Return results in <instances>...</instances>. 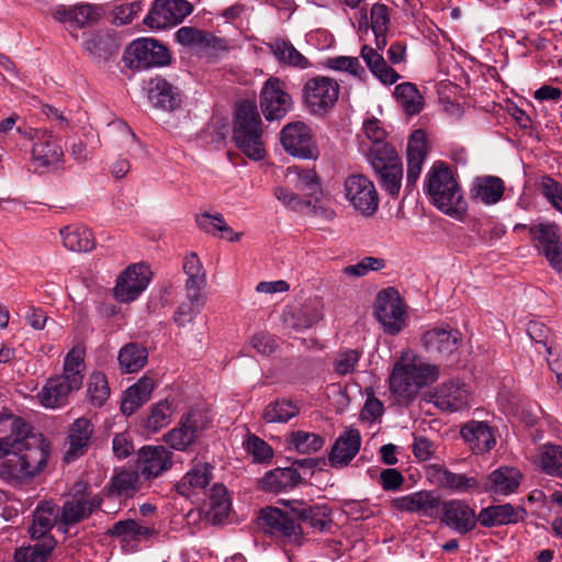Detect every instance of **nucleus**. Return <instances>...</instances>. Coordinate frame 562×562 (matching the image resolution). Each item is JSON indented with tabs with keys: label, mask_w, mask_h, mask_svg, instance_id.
<instances>
[{
	"label": "nucleus",
	"mask_w": 562,
	"mask_h": 562,
	"mask_svg": "<svg viewBox=\"0 0 562 562\" xmlns=\"http://www.w3.org/2000/svg\"><path fill=\"white\" fill-rule=\"evenodd\" d=\"M49 446L32 434V426L14 415H0V477L24 480L47 464Z\"/></svg>",
	"instance_id": "1"
},
{
	"label": "nucleus",
	"mask_w": 562,
	"mask_h": 562,
	"mask_svg": "<svg viewBox=\"0 0 562 562\" xmlns=\"http://www.w3.org/2000/svg\"><path fill=\"white\" fill-rule=\"evenodd\" d=\"M426 191L431 202L445 214L461 220L467 212L461 188L451 168L435 162L426 176Z\"/></svg>",
	"instance_id": "2"
},
{
	"label": "nucleus",
	"mask_w": 562,
	"mask_h": 562,
	"mask_svg": "<svg viewBox=\"0 0 562 562\" xmlns=\"http://www.w3.org/2000/svg\"><path fill=\"white\" fill-rule=\"evenodd\" d=\"M261 119L256 104L241 101L236 105L233 140L249 159L261 160L266 155Z\"/></svg>",
	"instance_id": "3"
},
{
	"label": "nucleus",
	"mask_w": 562,
	"mask_h": 562,
	"mask_svg": "<svg viewBox=\"0 0 562 562\" xmlns=\"http://www.w3.org/2000/svg\"><path fill=\"white\" fill-rule=\"evenodd\" d=\"M439 369L423 362L396 363L390 376L391 392L400 400L411 401L418 391L437 380Z\"/></svg>",
	"instance_id": "4"
},
{
	"label": "nucleus",
	"mask_w": 562,
	"mask_h": 562,
	"mask_svg": "<svg viewBox=\"0 0 562 562\" xmlns=\"http://www.w3.org/2000/svg\"><path fill=\"white\" fill-rule=\"evenodd\" d=\"M285 508L267 507L260 512V525L263 531L278 539L284 546L301 547L305 542V536L301 524L295 515L291 513L289 501L284 503Z\"/></svg>",
	"instance_id": "5"
},
{
	"label": "nucleus",
	"mask_w": 562,
	"mask_h": 562,
	"mask_svg": "<svg viewBox=\"0 0 562 562\" xmlns=\"http://www.w3.org/2000/svg\"><path fill=\"white\" fill-rule=\"evenodd\" d=\"M103 498L100 494L93 493L86 482H77L69 494V497L59 507V530L68 531L70 526L89 518L93 512L100 508Z\"/></svg>",
	"instance_id": "6"
},
{
	"label": "nucleus",
	"mask_w": 562,
	"mask_h": 562,
	"mask_svg": "<svg viewBox=\"0 0 562 562\" xmlns=\"http://www.w3.org/2000/svg\"><path fill=\"white\" fill-rule=\"evenodd\" d=\"M340 87L337 80L316 76L308 79L302 90V98L308 112L323 115L338 101Z\"/></svg>",
	"instance_id": "7"
},
{
	"label": "nucleus",
	"mask_w": 562,
	"mask_h": 562,
	"mask_svg": "<svg viewBox=\"0 0 562 562\" xmlns=\"http://www.w3.org/2000/svg\"><path fill=\"white\" fill-rule=\"evenodd\" d=\"M346 200L364 217L373 216L379 209V193L374 183L360 173L350 175L344 182Z\"/></svg>",
	"instance_id": "8"
},
{
	"label": "nucleus",
	"mask_w": 562,
	"mask_h": 562,
	"mask_svg": "<svg viewBox=\"0 0 562 562\" xmlns=\"http://www.w3.org/2000/svg\"><path fill=\"white\" fill-rule=\"evenodd\" d=\"M123 58L130 68L147 69L168 65L171 56L168 48L157 40L138 38L127 46Z\"/></svg>",
	"instance_id": "9"
},
{
	"label": "nucleus",
	"mask_w": 562,
	"mask_h": 562,
	"mask_svg": "<svg viewBox=\"0 0 562 562\" xmlns=\"http://www.w3.org/2000/svg\"><path fill=\"white\" fill-rule=\"evenodd\" d=\"M533 247L549 262L550 267L562 272V234L558 224L539 223L529 227Z\"/></svg>",
	"instance_id": "10"
},
{
	"label": "nucleus",
	"mask_w": 562,
	"mask_h": 562,
	"mask_svg": "<svg viewBox=\"0 0 562 562\" xmlns=\"http://www.w3.org/2000/svg\"><path fill=\"white\" fill-rule=\"evenodd\" d=\"M281 144L286 153L302 159H317L319 150L312 128L304 122L286 124L280 133Z\"/></svg>",
	"instance_id": "11"
},
{
	"label": "nucleus",
	"mask_w": 562,
	"mask_h": 562,
	"mask_svg": "<svg viewBox=\"0 0 562 562\" xmlns=\"http://www.w3.org/2000/svg\"><path fill=\"white\" fill-rule=\"evenodd\" d=\"M192 11L193 5L188 0H155L144 24L162 30L181 23Z\"/></svg>",
	"instance_id": "12"
},
{
	"label": "nucleus",
	"mask_w": 562,
	"mask_h": 562,
	"mask_svg": "<svg viewBox=\"0 0 562 562\" xmlns=\"http://www.w3.org/2000/svg\"><path fill=\"white\" fill-rule=\"evenodd\" d=\"M375 316L384 330L397 334L405 324V310L398 292L393 288L380 291L375 300Z\"/></svg>",
	"instance_id": "13"
},
{
	"label": "nucleus",
	"mask_w": 562,
	"mask_h": 562,
	"mask_svg": "<svg viewBox=\"0 0 562 562\" xmlns=\"http://www.w3.org/2000/svg\"><path fill=\"white\" fill-rule=\"evenodd\" d=\"M461 339L462 335L458 329L441 325L425 331L422 342L430 357L441 361L458 350Z\"/></svg>",
	"instance_id": "14"
},
{
	"label": "nucleus",
	"mask_w": 562,
	"mask_h": 562,
	"mask_svg": "<svg viewBox=\"0 0 562 562\" xmlns=\"http://www.w3.org/2000/svg\"><path fill=\"white\" fill-rule=\"evenodd\" d=\"M427 475L434 484L453 493H482V484L476 476H470L465 473H453L441 464L429 465Z\"/></svg>",
	"instance_id": "15"
},
{
	"label": "nucleus",
	"mask_w": 562,
	"mask_h": 562,
	"mask_svg": "<svg viewBox=\"0 0 562 562\" xmlns=\"http://www.w3.org/2000/svg\"><path fill=\"white\" fill-rule=\"evenodd\" d=\"M292 99L279 78H269L260 93V108L268 121L283 117L291 109Z\"/></svg>",
	"instance_id": "16"
},
{
	"label": "nucleus",
	"mask_w": 562,
	"mask_h": 562,
	"mask_svg": "<svg viewBox=\"0 0 562 562\" xmlns=\"http://www.w3.org/2000/svg\"><path fill=\"white\" fill-rule=\"evenodd\" d=\"M150 281L149 268L145 265H131L119 277L114 295L121 302H132L147 288Z\"/></svg>",
	"instance_id": "17"
},
{
	"label": "nucleus",
	"mask_w": 562,
	"mask_h": 562,
	"mask_svg": "<svg viewBox=\"0 0 562 562\" xmlns=\"http://www.w3.org/2000/svg\"><path fill=\"white\" fill-rule=\"evenodd\" d=\"M391 504L394 509L400 512L415 513L426 518H436L440 509L441 498L434 491L422 490L395 497Z\"/></svg>",
	"instance_id": "18"
},
{
	"label": "nucleus",
	"mask_w": 562,
	"mask_h": 562,
	"mask_svg": "<svg viewBox=\"0 0 562 562\" xmlns=\"http://www.w3.org/2000/svg\"><path fill=\"white\" fill-rule=\"evenodd\" d=\"M16 131L23 136L35 139L32 148V157L40 166H50L59 162L64 156L61 146L54 135L46 130H23L21 126Z\"/></svg>",
	"instance_id": "19"
},
{
	"label": "nucleus",
	"mask_w": 562,
	"mask_h": 562,
	"mask_svg": "<svg viewBox=\"0 0 562 562\" xmlns=\"http://www.w3.org/2000/svg\"><path fill=\"white\" fill-rule=\"evenodd\" d=\"M430 402L445 412H457L469 406L470 392L464 383L445 382L429 395Z\"/></svg>",
	"instance_id": "20"
},
{
	"label": "nucleus",
	"mask_w": 562,
	"mask_h": 562,
	"mask_svg": "<svg viewBox=\"0 0 562 562\" xmlns=\"http://www.w3.org/2000/svg\"><path fill=\"white\" fill-rule=\"evenodd\" d=\"M441 522L460 535L470 532L476 526L477 517L474 509L460 499H451L440 505Z\"/></svg>",
	"instance_id": "21"
},
{
	"label": "nucleus",
	"mask_w": 562,
	"mask_h": 562,
	"mask_svg": "<svg viewBox=\"0 0 562 562\" xmlns=\"http://www.w3.org/2000/svg\"><path fill=\"white\" fill-rule=\"evenodd\" d=\"M52 16L63 23L71 34L97 20L94 8L89 3L58 4L52 9Z\"/></svg>",
	"instance_id": "22"
},
{
	"label": "nucleus",
	"mask_w": 562,
	"mask_h": 562,
	"mask_svg": "<svg viewBox=\"0 0 562 562\" xmlns=\"http://www.w3.org/2000/svg\"><path fill=\"white\" fill-rule=\"evenodd\" d=\"M361 435L356 428L345 429L335 440L328 461L334 468H344L358 454L361 447Z\"/></svg>",
	"instance_id": "23"
},
{
	"label": "nucleus",
	"mask_w": 562,
	"mask_h": 562,
	"mask_svg": "<svg viewBox=\"0 0 562 562\" xmlns=\"http://www.w3.org/2000/svg\"><path fill=\"white\" fill-rule=\"evenodd\" d=\"M460 434L475 454H484L496 445L494 431L486 422L469 420L461 427Z\"/></svg>",
	"instance_id": "24"
},
{
	"label": "nucleus",
	"mask_w": 562,
	"mask_h": 562,
	"mask_svg": "<svg viewBox=\"0 0 562 562\" xmlns=\"http://www.w3.org/2000/svg\"><path fill=\"white\" fill-rule=\"evenodd\" d=\"M428 154L426 135L424 131L416 130L409 136L406 149L407 175L406 188L413 189L423 169Z\"/></svg>",
	"instance_id": "25"
},
{
	"label": "nucleus",
	"mask_w": 562,
	"mask_h": 562,
	"mask_svg": "<svg viewBox=\"0 0 562 562\" xmlns=\"http://www.w3.org/2000/svg\"><path fill=\"white\" fill-rule=\"evenodd\" d=\"M359 19V30H372L375 37L378 50H383L387 45V33L390 26L389 8L383 3H374L370 9V21L364 10H361Z\"/></svg>",
	"instance_id": "26"
},
{
	"label": "nucleus",
	"mask_w": 562,
	"mask_h": 562,
	"mask_svg": "<svg viewBox=\"0 0 562 562\" xmlns=\"http://www.w3.org/2000/svg\"><path fill=\"white\" fill-rule=\"evenodd\" d=\"M172 465V453L162 446H145L138 451V468L147 479L157 477Z\"/></svg>",
	"instance_id": "27"
},
{
	"label": "nucleus",
	"mask_w": 562,
	"mask_h": 562,
	"mask_svg": "<svg viewBox=\"0 0 562 562\" xmlns=\"http://www.w3.org/2000/svg\"><path fill=\"white\" fill-rule=\"evenodd\" d=\"M93 431V424L86 417L77 418L71 424L68 435V449L64 457L66 462H72L88 451Z\"/></svg>",
	"instance_id": "28"
},
{
	"label": "nucleus",
	"mask_w": 562,
	"mask_h": 562,
	"mask_svg": "<svg viewBox=\"0 0 562 562\" xmlns=\"http://www.w3.org/2000/svg\"><path fill=\"white\" fill-rule=\"evenodd\" d=\"M146 90L148 100L155 108L173 111L180 106L181 97L178 88L164 78L156 77L148 80Z\"/></svg>",
	"instance_id": "29"
},
{
	"label": "nucleus",
	"mask_w": 562,
	"mask_h": 562,
	"mask_svg": "<svg viewBox=\"0 0 562 562\" xmlns=\"http://www.w3.org/2000/svg\"><path fill=\"white\" fill-rule=\"evenodd\" d=\"M289 506L300 524H307L314 530L324 531L331 524L330 509L326 505H307L304 502L291 499Z\"/></svg>",
	"instance_id": "30"
},
{
	"label": "nucleus",
	"mask_w": 562,
	"mask_h": 562,
	"mask_svg": "<svg viewBox=\"0 0 562 562\" xmlns=\"http://www.w3.org/2000/svg\"><path fill=\"white\" fill-rule=\"evenodd\" d=\"M520 481L521 474L517 469L502 467L486 476L482 492L507 496L518 490Z\"/></svg>",
	"instance_id": "31"
},
{
	"label": "nucleus",
	"mask_w": 562,
	"mask_h": 562,
	"mask_svg": "<svg viewBox=\"0 0 562 562\" xmlns=\"http://www.w3.org/2000/svg\"><path fill=\"white\" fill-rule=\"evenodd\" d=\"M527 512L521 506H513L512 504L493 505L483 508L477 520L484 527H495L501 525L517 524L522 521Z\"/></svg>",
	"instance_id": "32"
},
{
	"label": "nucleus",
	"mask_w": 562,
	"mask_h": 562,
	"mask_svg": "<svg viewBox=\"0 0 562 562\" xmlns=\"http://www.w3.org/2000/svg\"><path fill=\"white\" fill-rule=\"evenodd\" d=\"M175 36L179 44L191 48H211L213 50H224L226 48L223 38L192 26L180 27Z\"/></svg>",
	"instance_id": "33"
},
{
	"label": "nucleus",
	"mask_w": 562,
	"mask_h": 562,
	"mask_svg": "<svg viewBox=\"0 0 562 562\" xmlns=\"http://www.w3.org/2000/svg\"><path fill=\"white\" fill-rule=\"evenodd\" d=\"M59 507L53 502H41L33 514L30 535L33 539L45 538L54 526L59 529Z\"/></svg>",
	"instance_id": "34"
},
{
	"label": "nucleus",
	"mask_w": 562,
	"mask_h": 562,
	"mask_svg": "<svg viewBox=\"0 0 562 562\" xmlns=\"http://www.w3.org/2000/svg\"><path fill=\"white\" fill-rule=\"evenodd\" d=\"M75 391L64 378L56 375L46 381L37 393V398L46 408H58L67 403L69 395Z\"/></svg>",
	"instance_id": "35"
},
{
	"label": "nucleus",
	"mask_w": 562,
	"mask_h": 562,
	"mask_svg": "<svg viewBox=\"0 0 562 562\" xmlns=\"http://www.w3.org/2000/svg\"><path fill=\"white\" fill-rule=\"evenodd\" d=\"M155 382L151 378L144 375L136 383L131 385L124 394L121 403V411L130 416L143 406L151 395Z\"/></svg>",
	"instance_id": "36"
},
{
	"label": "nucleus",
	"mask_w": 562,
	"mask_h": 562,
	"mask_svg": "<svg viewBox=\"0 0 562 562\" xmlns=\"http://www.w3.org/2000/svg\"><path fill=\"white\" fill-rule=\"evenodd\" d=\"M504 181L495 176H484L474 179L470 194L486 205L497 203L504 194Z\"/></svg>",
	"instance_id": "37"
},
{
	"label": "nucleus",
	"mask_w": 562,
	"mask_h": 562,
	"mask_svg": "<svg viewBox=\"0 0 562 562\" xmlns=\"http://www.w3.org/2000/svg\"><path fill=\"white\" fill-rule=\"evenodd\" d=\"M212 477L213 467L210 463H198L177 484V491L188 497L199 490H204Z\"/></svg>",
	"instance_id": "38"
},
{
	"label": "nucleus",
	"mask_w": 562,
	"mask_h": 562,
	"mask_svg": "<svg viewBox=\"0 0 562 562\" xmlns=\"http://www.w3.org/2000/svg\"><path fill=\"white\" fill-rule=\"evenodd\" d=\"M360 55L373 76L382 83L393 85L398 80L400 75L389 66L383 56L371 46L363 45Z\"/></svg>",
	"instance_id": "39"
},
{
	"label": "nucleus",
	"mask_w": 562,
	"mask_h": 562,
	"mask_svg": "<svg viewBox=\"0 0 562 562\" xmlns=\"http://www.w3.org/2000/svg\"><path fill=\"white\" fill-rule=\"evenodd\" d=\"M302 481L301 474L294 468H277L261 479V487L267 492L278 493L293 488Z\"/></svg>",
	"instance_id": "40"
},
{
	"label": "nucleus",
	"mask_w": 562,
	"mask_h": 562,
	"mask_svg": "<svg viewBox=\"0 0 562 562\" xmlns=\"http://www.w3.org/2000/svg\"><path fill=\"white\" fill-rule=\"evenodd\" d=\"M64 246L78 252L91 251L95 247L92 232L85 226L69 225L60 229Z\"/></svg>",
	"instance_id": "41"
},
{
	"label": "nucleus",
	"mask_w": 562,
	"mask_h": 562,
	"mask_svg": "<svg viewBox=\"0 0 562 562\" xmlns=\"http://www.w3.org/2000/svg\"><path fill=\"white\" fill-rule=\"evenodd\" d=\"M148 359L147 349L136 342L124 345L117 355L120 368L125 373L138 372Z\"/></svg>",
	"instance_id": "42"
},
{
	"label": "nucleus",
	"mask_w": 562,
	"mask_h": 562,
	"mask_svg": "<svg viewBox=\"0 0 562 562\" xmlns=\"http://www.w3.org/2000/svg\"><path fill=\"white\" fill-rule=\"evenodd\" d=\"M198 226L207 234L215 235L217 232L221 233V237L226 238L229 241H238L241 234L235 233L232 227L226 223L224 216L221 213H202L196 216Z\"/></svg>",
	"instance_id": "43"
},
{
	"label": "nucleus",
	"mask_w": 562,
	"mask_h": 562,
	"mask_svg": "<svg viewBox=\"0 0 562 562\" xmlns=\"http://www.w3.org/2000/svg\"><path fill=\"white\" fill-rule=\"evenodd\" d=\"M394 97L407 115H416L424 108V98L412 82H403L395 87Z\"/></svg>",
	"instance_id": "44"
},
{
	"label": "nucleus",
	"mask_w": 562,
	"mask_h": 562,
	"mask_svg": "<svg viewBox=\"0 0 562 562\" xmlns=\"http://www.w3.org/2000/svg\"><path fill=\"white\" fill-rule=\"evenodd\" d=\"M286 445L290 450H295L302 454H311L323 448L325 439L315 432L295 430L289 434Z\"/></svg>",
	"instance_id": "45"
},
{
	"label": "nucleus",
	"mask_w": 562,
	"mask_h": 562,
	"mask_svg": "<svg viewBox=\"0 0 562 562\" xmlns=\"http://www.w3.org/2000/svg\"><path fill=\"white\" fill-rule=\"evenodd\" d=\"M154 529L137 524L134 519L116 521L108 531L111 537H116L123 541H140L154 535Z\"/></svg>",
	"instance_id": "46"
},
{
	"label": "nucleus",
	"mask_w": 562,
	"mask_h": 562,
	"mask_svg": "<svg viewBox=\"0 0 562 562\" xmlns=\"http://www.w3.org/2000/svg\"><path fill=\"white\" fill-rule=\"evenodd\" d=\"M273 56L279 63L292 67L305 69L310 66L306 57H304L289 41L277 40L270 45Z\"/></svg>",
	"instance_id": "47"
},
{
	"label": "nucleus",
	"mask_w": 562,
	"mask_h": 562,
	"mask_svg": "<svg viewBox=\"0 0 562 562\" xmlns=\"http://www.w3.org/2000/svg\"><path fill=\"white\" fill-rule=\"evenodd\" d=\"M55 547L52 537L33 546L20 547L14 551V562H46Z\"/></svg>",
	"instance_id": "48"
},
{
	"label": "nucleus",
	"mask_w": 562,
	"mask_h": 562,
	"mask_svg": "<svg viewBox=\"0 0 562 562\" xmlns=\"http://www.w3.org/2000/svg\"><path fill=\"white\" fill-rule=\"evenodd\" d=\"M299 413L300 408L294 402L278 398L266 406L262 417L267 423H286Z\"/></svg>",
	"instance_id": "49"
},
{
	"label": "nucleus",
	"mask_w": 562,
	"mask_h": 562,
	"mask_svg": "<svg viewBox=\"0 0 562 562\" xmlns=\"http://www.w3.org/2000/svg\"><path fill=\"white\" fill-rule=\"evenodd\" d=\"M368 159L375 172L387 168L389 165L401 162L394 147L385 142L372 144Z\"/></svg>",
	"instance_id": "50"
},
{
	"label": "nucleus",
	"mask_w": 562,
	"mask_h": 562,
	"mask_svg": "<svg viewBox=\"0 0 562 562\" xmlns=\"http://www.w3.org/2000/svg\"><path fill=\"white\" fill-rule=\"evenodd\" d=\"M139 474L132 470L117 472L111 480L110 494L132 497L138 490Z\"/></svg>",
	"instance_id": "51"
},
{
	"label": "nucleus",
	"mask_w": 562,
	"mask_h": 562,
	"mask_svg": "<svg viewBox=\"0 0 562 562\" xmlns=\"http://www.w3.org/2000/svg\"><path fill=\"white\" fill-rule=\"evenodd\" d=\"M110 396V386L103 372H92L87 383V397L91 405L101 407Z\"/></svg>",
	"instance_id": "52"
},
{
	"label": "nucleus",
	"mask_w": 562,
	"mask_h": 562,
	"mask_svg": "<svg viewBox=\"0 0 562 562\" xmlns=\"http://www.w3.org/2000/svg\"><path fill=\"white\" fill-rule=\"evenodd\" d=\"M537 188L550 206L562 214V183L550 175H542L538 178Z\"/></svg>",
	"instance_id": "53"
},
{
	"label": "nucleus",
	"mask_w": 562,
	"mask_h": 562,
	"mask_svg": "<svg viewBox=\"0 0 562 562\" xmlns=\"http://www.w3.org/2000/svg\"><path fill=\"white\" fill-rule=\"evenodd\" d=\"M539 465L549 475L562 476V447L544 445L539 453Z\"/></svg>",
	"instance_id": "54"
},
{
	"label": "nucleus",
	"mask_w": 562,
	"mask_h": 562,
	"mask_svg": "<svg viewBox=\"0 0 562 562\" xmlns=\"http://www.w3.org/2000/svg\"><path fill=\"white\" fill-rule=\"evenodd\" d=\"M172 403L164 400L154 405L145 422V428L151 432H157L169 425L173 415Z\"/></svg>",
	"instance_id": "55"
},
{
	"label": "nucleus",
	"mask_w": 562,
	"mask_h": 562,
	"mask_svg": "<svg viewBox=\"0 0 562 562\" xmlns=\"http://www.w3.org/2000/svg\"><path fill=\"white\" fill-rule=\"evenodd\" d=\"M180 419L190 432H192L195 439H198L212 424V416L210 412L203 407L191 408L188 413L183 414Z\"/></svg>",
	"instance_id": "56"
},
{
	"label": "nucleus",
	"mask_w": 562,
	"mask_h": 562,
	"mask_svg": "<svg viewBox=\"0 0 562 562\" xmlns=\"http://www.w3.org/2000/svg\"><path fill=\"white\" fill-rule=\"evenodd\" d=\"M288 173L296 177V188L306 191L307 195L313 198L321 192V184L315 170L293 166L288 168Z\"/></svg>",
	"instance_id": "57"
},
{
	"label": "nucleus",
	"mask_w": 562,
	"mask_h": 562,
	"mask_svg": "<svg viewBox=\"0 0 562 562\" xmlns=\"http://www.w3.org/2000/svg\"><path fill=\"white\" fill-rule=\"evenodd\" d=\"M210 510L214 519L225 518L231 510L227 490L223 484H214L210 491Z\"/></svg>",
	"instance_id": "58"
},
{
	"label": "nucleus",
	"mask_w": 562,
	"mask_h": 562,
	"mask_svg": "<svg viewBox=\"0 0 562 562\" xmlns=\"http://www.w3.org/2000/svg\"><path fill=\"white\" fill-rule=\"evenodd\" d=\"M383 189L393 198L397 196L402 186L403 166L402 161L389 165L387 168L376 171Z\"/></svg>",
	"instance_id": "59"
},
{
	"label": "nucleus",
	"mask_w": 562,
	"mask_h": 562,
	"mask_svg": "<svg viewBox=\"0 0 562 562\" xmlns=\"http://www.w3.org/2000/svg\"><path fill=\"white\" fill-rule=\"evenodd\" d=\"M187 302L179 305L173 314V321L178 326H184L192 322L205 304L204 295H196V300L187 296Z\"/></svg>",
	"instance_id": "60"
},
{
	"label": "nucleus",
	"mask_w": 562,
	"mask_h": 562,
	"mask_svg": "<svg viewBox=\"0 0 562 562\" xmlns=\"http://www.w3.org/2000/svg\"><path fill=\"white\" fill-rule=\"evenodd\" d=\"M165 442L175 450L184 451L195 442V438L180 419L177 427L164 435Z\"/></svg>",
	"instance_id": "61"
},
{
	"label": "nucleus",
	"mask_w": 562,
	"mask_h": 562,
	"mask_svg": "<svg viewBox=\"0 0 562 562\" xmlns=\"http://www.w3.org/2000/svg\"><path fill=\"white\" fill-rule=\"evenodd\" d=\"M385 267V260L376 257H364L355 265L344 268V273L349 277L360 278L367 276L370 271H379Z\"/></svg>",
	"instance_id": "62"
},
{
	"label": "nucleus",
	"mask_w": 562,
	"mask_h": 562,
	"mask_svg": "<svg viewBox=\"0 0 562 562\" xmlns=\"http://www.w3.org/2000/svg\"><path fill=\"white\" fill-rule=\"evenodd\" d=\"M246 450L251 454L252 459L257 463L268 462L273 457V449L265 440L256 435H251L247 438Z\"/></svg>",
	"instance_id": "63"
},
{
	"label": "nucleus",
	"mask_w": 562,
	"mask_h": 562,
	"mask_svg": "<svg viewBox=\"0 0 562 562\" xmlns=\"http://www.w3.org/2000/svg\"><path fill=\"white\" fill-rule=\"evenodd\" d=\"M361 352L355 349H346L338 352L334 361V370L339 375H346L355 371Z\"/></svg>",
	"instance_id": "64"
}]
</instances>
